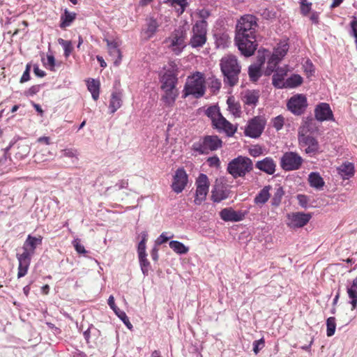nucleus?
Segmentation results:
<instances>
[{
    "label": "nucleus",
    "mask_w": 357,
    "mask_h": 357,
    "mask_svg": "<svg viewBox=\"0 0 357 357\" xmlns=\"http://www.w3.org/2000/svg\"><path fill=\"white\" fill-rule=\"evenodd\" d=\"M257 19L252 15L242 16L236 24L235 43L241 53L246 57L252 56L257 49Z\"/></svg>",
    "instance_id": "obj_1"
},
{
    "label": "nucleus",
    "mask_w": 357,
    "mask_h": 357,
    "mask_svg": "<svg viewBox=\"0 0 357 357\" xmlns=\"http://www.w3.org/2000/svg\"><path fill=\"white\" fill-rule=\"evenodd\" d=\"M220 66L225 82L230 86H235L238 82L241 69L236 56L232 54L225 55L221 59Z\"/></svg>",
    "instance_id": "obj_2"
},
{
    "label": "nucleus",
    "mask_w": 357,
    "mask_h": 357,
    "mask_svg": "<svg viewBox=\"0 0 357 357\" xmlns=\"http://www.w3.org/2000/svg\"><path fill=\"white\" fill-rule=\"evenodd\" d=\"M205 79L202 73L196 72L189 76L185 84L183 89V97L192 96L194 98H199L205 93Z\"/></svg>",
    "instance_id": "obj_3"
},
{
    "label": "nucleus",
    "mask_w": 357,
    "mask_h": 357,
    "mask_svg": "<svg viewBox=\"0 0 357 357\" xmlns=\"http://www.w3.org/2000/svg\"><path fill=\"white\" fill-rule=\"evenodd\" d=\"M253 169L252 161L248 157L239 155L230 161L227 172L234 177H243Z\"/></svg>",
    "instance_id": "obj_4"
},
{
    "label": "nucleus",
    "mask_w": 357,
    "mask_h": 357,
    "mask_svg": "<svg viewBox=\"0 0 357 357\" xmlns=\"http://www.w3.org/2000/svg\"><path fill=\"white\" fill-rule=\"evenodd\" d=\"M186 31L184 27L179 26L172 31L170 36L167 38L164 43L167 47L175 54H180L186 46L185 44Z\"/></svg>",
    "instance_id": "obj_5"
},
{
    "label": "nucleus",
    "mask_w": 357,
    "mask_h": 357,
    "mask_svg": "<svg viewBox=\"0 0 357 357\" xmlns=\"http://www.w3.org/2000/svg\"><path fill=\"white\" fill-rule=\"evenodd\" d=\"M222 140L216 135H206L193 143L192 150L199 154H208L222 146Z\"/></svg>",
    "instance_id": "obj_6"
},
{
    "label": "nucleus",
    "mask_w": 357,
    "mask_h": 357,
    "mask_svg": "<svg viewBox=\"0 0 357 357\" xmlns=\"http://www.w3.org/2000/svg\"><path fill=\"white\" fill-rule=\"evenodd\" d=\"M207 22L206 20L197 21L192 26V36L189 45L192 48L203 47L206 43Z\"/></svg>",
    "instance_id": "obj_7"
},
{
    "label": "nucleus",
    "mask_w": 357,
    "mask_h": 357,
    "mask_svg": "<svg viewBox=\"0 0 357 357\" xmlns=\"http://www.w3.org/2000/svg\"><path fill=\"white\" fill-rule=\"evenodd\" d=\"M266 125V119L264 116H255L248 121L245 127L244 134L250 138H258L264 132Z\"/></svg>",
    "instance_id": "obj_8"
},
{
    "label": "nucleus",
    "mask_w": 357,
    "mask_h": 357,
    "mask_svg": "<svg viewBox=\"0 0 357 357\" xmlns=\"http://www.w3.org/2000/svg\"><path fill=\"white\" fill-rule=\"evenodd\" d=\"M303 160L298 153L293 151L285 152L280 159V166L285 171H294L300 169Z\"/></svg>",
    "instance_id": "obj_9"
},
{
    "label": "nucleus",
    "mask_w": 357,
    "mask_h": 357,
    "mask_svg": "<svg viewBox=\"0 0 357 357\" xmlns=\"http://www.w3.org/2000/svg\"><path fill=\"white\" fill-rule=\"evenodd\" d=\"M196 192L194 202L200 205L206 199L209 188L208 176L204 174H200L196 180Z\"/></svg>",
    "instance_id": "obj_10"
},
{
    "label": "nucleus",
    "mask_w": 357,
    "mask_h": 357,
    "mask_svg": "<svg viewBox=\"0 0 357 357\" xmlns=\"http://www.w3.org/2000/svg\"><path fill=\"white\" fill-rule=\"evenodd\" d=\"M299 145L310 155H315L321 152L318 141L310 135H299Z\"/></svg>",
    "instance_id": "obj_11"
},
{
    "label": "nucleus",
    "mask_w": 357,
    "mask_h": 357,
    "mask_svg": "<svg viewBox=\"0 0 357 357\" xmlns=\"http://www.w3.org/2000/svg\"><path fill=\"white\" fill-rule=\"evenodd\" d=\"M287 106L288 109L294 114L301 115L307 107V98L303 94L294 95L288 100Z\"/></svg>",
    "instance_id": "obj_12"
},
{
    "label": "nucleus",
    "mask_w": 357,
    "mask_h": 357,
    "mask_svg": "<svg viewBox=\"0 0 357 357\" xmlns=\"http://www.w3.org/2000/svg\"><path fill=\"white\" fill-rule=\"evenodd\" d=\"M310 213L294 212L287 215V225L291 229L301 228L306 225L310 220Z\"/></svg>",
    "instance_id": "obj_13"
},
{
    "label": "nucleus",
    "mask_w": 357,
    "mask_h": 357,
    "mask_svg": "<svg viewBox=\"0 0 357 357\" xmlns=\"http://www.w3.org/2000/svg\"><path fill=\"white\" fill-rule=\"evenodd\" d=\"M288 50L289 45L286 40L280 42L268 59L267 68L271 71H273L278 63L286 55Z\"/></svg>",
    "instance_id": "obj_14"
},
{
    "label": "nucleus",
    "mask_w": 357,
    "mask_h": 357,
    "mask_svg": "<svg viewBox=\"0 0 357 357\" xmlns=\"http://www.w3.org/2000/svg\"><path fill=\"white\" fill-rule=\"evenodd\" d=\"M188 183V175L183 168H178L173 177L172 183V190L178 194L181 193L185 188Z\"/></svg>",
    "instance_id": "obj_15"
},
{
    "label": "nucleus",
    "mask_w": 357,
    "mask_h": 357,
    "mask_svg": "<svg viewBox=\"0 0 357 357\" xmlns=\"http://www.w3.org/2000/svg\"><path fill=\"white\" fill-rule=\"evenodd\" d=\"M212 126L220 132H225L228 136H232L236 131V128L229 122L222 114L217 118Z\"/></svg>",
    "instance_id": "obj_16"
},
{
    "label": "nucleus",
    "mask_w": 357,
    "mask_h": 357,
    "mask_svg": "<svg viewBox=\"0 0 357 357\" xmlns=\"http://www.w3.org/2000/svg\"><path fill=\"white\" fill-rule=\"evenodd\" d=\"M315 118L319 121H333V112L330 105L326 102L317 105L314 109Z\"/></svg>",
    "instance_id": "obj_17"
},
{
    "label": "nucleus",
    "mask_w": 357,
    "mask_h": 357,
    "mask_svg": "<svg viewBox=\"0 0 357 357\" xmlns=\"http://www.w3.org/2000/svg\"><path fill=\"white\" fill-rule=\"evenodd\" d=\"M32 256L28 253L17 254V259L19 262L17 278H20L27 274L31 264Z\"/></svg>",
    "instance_id": "obj_18"
},
{
    "label": "nucleus",
    "mask_w": 357,
    "mask_h": 357,
    "mask_svg": "<svg viewBox=\"0 0 357 357\" xmlns=\"http://www.w3.org/2000/svg\"><path fill=\"white\" fill-rule=\"evenodd\" d=\"M42 237H34L29 235L23 245V253H28L30 256H33L35 253V250L38 245L42 243Z\"/></svg>",
    "instance_id": "obj_19"
},
{
    "label": "nucleus",
    "mask_w": 357,
    "mask_h": 357,
    "mask_svg": "<svg viewBox=\"0 0 357 357\" xmlns=\"http://www.w3.org/2000/svg\"><path fill=\"white\" fill-rule=\"evenodd\" d=\"M259 91L256 90H246L242 93L243 102L252 108L257 106L259 99Z\"/></svg>",
    "instance_id": "obj_20"
},
{
    "label": "nucleus",
    "mask_w": 357,
    "mask_h": 357,
    "mask_svg": "<svg viewBox=\"0 0 357 357\" xmlns=\"http://www.w3.org/2000/svg\"><path fill=\"white\" fill-rule=\"evenodd\" d=\"M255 167L260 171L267 174L272 175L275 172L276 165L273 158L266 157L261 160L257 161L255 164Z\"/></svg>",
    "instance_id": "obj_21"
},
{
    "label": "nucleus",
    "mask_w": 357,
    "mask_h": 357,
    "mask_svg": "<svg viewBox=\"0 0 357 357\" xmlns=\"http://www.w3.org/2000/svg\"><path fill=\"white\" fill-rule=\"evenodd\" d=\"M220 218L225 221L238 222L243 219L244 215L241 211L232 208H224L220 213Z\"/></svg>",
    "instance_id": "obj_22"
},
{
    "label": "nucleus",
    "mask_w": 357,
    "mask_h": 357,
    "mask_svg": "<svg viewBox=\"0 0 357 357\" xmlns=\"http://www.w3.org/2000/svg\"><path fill=\"white\" fill-rule=\"evenodd\" d=\"M163 94L161 97V100L166 107H172L174 106L175 101L178 96V91L177 89H162Z\"/></svg>",
    "instance_id": "obj_23"
},
{
    "label": "nucleus",
    "mask_w": 357,
    "mask_h": 357,
    "mask_svg": "<svg viewBox=\"0 0 357 357\" xmlns=\"http://www.w3.org/2000/svg\"><path fill=\"white\" fill-rule=\"evenodd\" d=\"M109 56L114 59V64L118 66L121 61L122 54L116 41L106 40Z\"/></svg>",
    "instance_id": "obj_24"
},
{
    "label": "nucleus",
    "mask_w": 357,
    "mask_h": 357,
    "mask_svg": "<svg viewBox=\"0 0 357 357\" xmlns=\"http://www.w3.org/2000/svg\"><path fill=\"white\" fill-rule=\"evenodd\" d=\"M272 187L270 185H265L255 196L254 203L260 207L264 206L270 199V190Z\"/></svg>",
    "instance_id": "obj_25"
},
{
    "label": "nucleus",
    "mask_w": 357,
    "mask_h": 357,
    "mask_svg": "<svg viewBox=\"0 0 357 357\" xmlns=\"http://www.w3.org/2000/svg\"><path fill=\"white\" fill-rule=\"evenodd\" d=\"M122 105V93L119 90L114 91L111 94L109 109L114 114Z\"/></svg>",
    "instance_id": "obj_26"
},
{
    "label": "nucleus",
    "mask_w": 357,
    "mask_h": 357,
    "mask_svg": "<svg viewBox=\"0 0 357 357\" xmlns=\"http://www.w3.org/2000/svg\"><path fill=\"white\" fill-rule=\"evenodd\" d=\"M178 79L176 76L172 73H165L161 79V89H176Z\"/></svg>",
    "instance_id": "obj_27"
},
{
    "label": "nucleus",
    "mask_w": 357,
    "mask_h": 357,
    "mask_svg": "<svg viewBox=\"0 0 357 357\" xmlns=\"http://www.w3.org/2000/svg\"><path fill=\"white\" fill-rule=\"evenodd\" d=\"M159 27V23L153 17L146 19V28L144 31L147 38H150L154 36Z\"/></svg>",
    "instance_id": "obj_28"
},
{
    "label": "nucleus",
    "mask_w": 357,
    "mask_h": 357,
    "mask_svg": "<svg viewBox=\"0 0 357 357\" xmlns=\"http://www.w3.org/2000/svg\"><path fill=\"white\" fill-rule=\"evenodd\" d=\"M337 172L343 179H349L354 174V166L351 162H344L337 167Z\"/></svg>",
    "instance_id": "obj_29"
},
{
    "label": "nucleus",
    "mask_w": 357,
    "mask_h": 357,
    "mask_svg": "<svg viewBox=\"0 0 357 357\" xmlns=\"http://www.w3.org/2000/svg\"><path fill=\"white\" fill-rule=\"evenodd\" d=\"M347 294L352 310H355L357 307V277L353 280L351 285L347 287Z\"/></svg>",
    "instance_id": "obj_30"
},
{
    "label": "nucleus",
    "mask_w": 357,
    "mask_h": 357,
    "mask_svg": "<svg viewBox=\"0 0 357 357\" xmlns=\"http://www.w3.org/2000/svg\"><path fill=\"white\" fill-rule=\"evenodd\" d=\"M308 181L311 187L317 190L321 189L325 182L318 172H311L308 176Z\"/></svg>",
    "instance_id": "obj_31"
},
{
    "label": "nucleus",
    "mask_w": 357,
    "mask_h": 357,
    "mask_svg": "<svg viewBox=\"0 0 357 357\" xmlns=\"http://www.w3.org/2000/svg\"><path fill=\"white\" fill-rule=\"evenodd\" d=\"M228 197V192L223 186H215L212 190L211 199L214 202H220Z\"/></svg>",
    "instance_id": "obj_32"
},
{
    "label": "nucleus",
    "mask_w": 357,
    "mask_h": 357,
    "mask_svg": "<svg viewBox=\"0 0 357 357\" xmlns=\"http://www.w3.org/2000/svg\"><path fill=\"white\" fill-rule=\"evenodd\" d=\"M87 89L91 92L94 100H97L100 95V82L94 79H90L86 82Z\"/></svg>",
    "instance_id": "obj_33"
},
{
    "label": "nucleus",
    "mask_w": 357,
    "mask_h": 357,
    "mask_svg": "<svg viewBox=\"0 0 357 357\" xmlns=\"http://www.w3.org/2000/svg\"><path fill=\"white\" fill-rule=\"evenodd\" d=\"M164 2L175 8L178 15H181L188 6V0H165Z\"/></svg>",
    "instance_id": "obj_34"
},
{
    "label": "nucleus",
    "mask_w": 357,
    "mask_h": 357,
    "mask_svg": "<svg viewBox=\"0 0 357 357\" xmlns=\"http://www.w3.org/2000/svg\"><path fill=\"white\" fill-rule=\"evenodd\" d=\"M76 14L75 13L69 12L65 10L64 13L61 16V24L60 27L65 29L72 24L75 20Z\"/></svg>",
    "instance_id": "obj_35"
},
{
    "label": "nucleus",
    "mask_w": 357,
    "mask_h": 357,
    "mask_svg": "<svg viewBox=\"0 0 357 357\" xmlns=\"http://www.w3.org/2000/svg\"><path fill=\"white\" fill-rule=\"evenodd\" d=\"M227 103L228 105L229 112L234 116V117H240L241 114V109L239 103L235 102L234 99L231 97H229Z\"/></svg>",
    "instance_id": "obj_36"
},
{
    "label": "nucleus",
    "mask_w": 357,
    "mask_h": 357,
    "mask_svg": "<svg viewBox=\"0 0 357 357\" xmlns=\"http://www.w3.org/2000/svg\"><path fill=\"white\" fill-rule=\"evenodd\" d=\"M302 83L303 77L298 74H294L285 80V88H295Z\"/></svg>",
    "instance_id": "obj_37"
},
{
    "label": "nucleus",
    "mask_w": 357,
    "mask_h": 357,
    "mask_svg": "<svg viewBox=\"0 0 357 357\" xmlns=\"http://www.w3.org/2000/svg\"><path fill=\"white\" fill-rule=\"evenodd\" d=\"M170 248L178 255H183L188 252L189 248L178 241H172L169 243Z\"/></svg>",
    "instance_id": "obj_38"
},
{
    "label": "nucleus",
    "mask_w": 357,
    "mask_h": 357,
    "mask_svg": "<svg viewBox=\"0 0 357 357\" xmlns=\"http://www.w3.org/2000/svg\"><path fill=\"white\" fill-rule=\"evenodd\" d=\"M284 194V192L283 190V188L281 186H278L275 191L274 192V194L272 197L271 200V204L274 206H278L282 201V197Z\"/></svg>",
    "instance_id": "obj_39"
},
{
    "label": "nucleus",
    "mask_w": 357,
    "mask_h": 357,
    "mask_svg": "<svg viewBox=\"0 0 357 357\" xmlns=\"http://www.w3.org/2000/svg\"><path fill=\"white\" fill-rule=\"evenodd\" d=\"M249 77L251 81L257 82L261 77V68L257 65H252L248 70Z\"/></svg>",
    "instance_id": "obj_40"
},
{
    "label": "nucleus",
    "mask_w": 357,
    "mask_h": 357,
    "mask_svg": "<svg viewBox=\"0 0 357 357\" xmlns=\"http://www.w3.org/2000/svg\"><path fill=\"white\" fill-rule=\"evenodd\" d=\"M61 157H67L72 159V162L75 163L78 160V152L75 149H65L61 151Z\"/></svg>",
    "instance_id": "obj_41"
},
{
    "label": "nucleus",
    "mask_w": 357,
    "mask_h": 357,
    "mask_svg": "<svg viewBox=\"0 0 357 357\" xmlns=\"http://www.w3.org/2000/svg\"><path fill=\"white\" fill-rule=\"evenodd\" d=\"M273 85L278 89L285 88V80L284 74H280L278 72L273 75Z\"/></svg>",
    "instance_id": "obj_42"
},
{
    "label": "nucleus",
    "mask_w": 357,
    "mask_h": 357,
    "mask_svg": "<svg viewBox=\"0 0 357 357\" xmlns=\"http://www.w3.org/2000/svg\"><path fill=\"white\" fill-rule=\"evenodd\" d=\"M206 115L213 122L218 116L222 114L218 106L213 105L207 108L205 112Z\"/></svg>",
    "instance_id": "obj_43"
},
{
    "label": "nucleus",
    "mask_w": 357,
    "mask_h": 357,
    "mask_svg": "<svg viewBox=\"0 0 357 357\" xmlns=\"http://www.w3.org/2000/svg\"><path fill=\"white\" fill-rule=\"evenodd\" d=\"M326 335L328 337H331L334 335L336 328L335 318L331 317L326 320Z\"/></svg>",
    "instance_id": "obj_44"
},
{
    "label": "nucleus",
    "mask_w": 357,
    "mask_h": 357,
    "mask_svg": "<svg viewBox=\"0 0 357 357\" xmlns=\"http://www.w3.org/2000/svg\"><path fill=\"white\" fill-rule=\"evenodd\" d=\"M58 43L61 45L64 50L65 57H68L73 51L72 43L70 40H66L62 38H59Z\"/></svg>",
    "instance_id": "obj_45"
},
{
    "label": "nucleus",
    "mask_w": 357,
    "mask_h": 357,
    "mask_svg": "<svg viewBox=\"0 0 357 357\" xmlns=\"http://www.w3.org/2000/svg\"><path fill=\"white\" fill-rule=\"evenodd\" d=\"M139 264L141 267V270L144 275H148L150 263L146 259V256H140L139 257Z\"/></svg>",
    "instance_id": "obj_46"
},
{
    "label": "nucleus",
    "mask_w": 357,
    "mask_h": 357,
    "mask_svg": "<svg viewBox=\"0 0 357 357\" xmlns=\"http://www.w3.org/2000/svg\"><path fill=\"white\" fill-rule=\"evenodd\" d=\"M114 313L129 329L132 328V325L130 322L129 319L125 312L119 309Z\"/></svg>",
    "instance_id": "obj_47"
},
{
    "label": "nucleus",
    "mask_w": 357,
    "mask_h": 357,
    "mask_svg": "<svg viewBox=\"0 0 357 357\" xmlns=\"http://www.w3.org/2000/svg\"><path fill=\"white\" fill-rule=\"evenodd\" d=\"M284 123V118L282 115H279L272 119L273 127L278 131L283 128Z\"/></svg>",
    "instance_id": "obj_48"
},
{
    "label": "nucleus",
    "mask_w": 357,
    "mask_h": 357,
    "mask_svg": "<svg viewBox=\"0 0 357 357\" xmlns=\"http://www.w3.org/2000/svg\"><path fill=\"white\" fill-rule=\"evenodd\" d=\"M209 88L211 89L213 93H217L219 91L221 87V82L220 79L212 77L209 80Z\"/></svg>",
    "instance_id": "obj_49"
},
{
    "label": "nucleus",
    "mask_w": 357,
    "mask_h": 357,
    "mask_svg": "<svg viewBox=\"0 0 357 357\" xmlns=\"http://www.w3.org/2000/svg\"><path fill=\"white\" fill-rule=\"evenodd\" d=\"M75 250L79 254H85L86 253V250L84 248V246L81 243V241L79 238H75L72 242Z\"/></svg>",
    "instance_id": "obj_50"
},
{
    "label": "nucleus",
    "mask_w": 357,
    "mask_h": 357,
    "mask_svg": "<svg viewBox=\"0 0 357 357\" xmlns=\"http://www.w3.org/2000/svg\"><path fill=\"white\" fill-rule=\"evenodd\" d=\"M265 346V341L264 337L260 340H255L253 342V351L255 354H257L260 350H261Z\"/></svg>",
    "instance_id": "obj_51"
},
{
    "label": "nucleus",
    "mask_w": 357,
    "mask_h": 357,
    "mask_svg": "<svg viewBox=\"0 0 357 357\" xmlns=\"http://www.w3.org/2000/svg\"><path fill=\"white\" fill-rule=\"evenodd\" d=\"M262 153V148L259 145H255L249 149V154L254 158L259 157Z\"/></svg>",
    "instance_id": "obj_52"
},
{
    "label": "nucleus",
    "mask_w": 357,
    "mask_h": 357,
    "mask_svg": "<svg viewBox=\"0 0 357 357\" xmlns=\"http://www.w3.org/2000/svg\"><path fill=\"white\" fill-rule=\"evenodd\" d=\"M351 31L350 34L356 39L357 38V17H352V20L350 22Z\"/></svg>",
    "instance_id": "obj_53"
},
{
    "label": "nucleus",
    "mask_w": 357,
    "mask_h": 357,
    "mask_svg": "<svg viewBox=\"0 0 357 357\" xmlns=\"http://www.w3.org/2000/svg\"><path fill=\"white\" fill-rule=\"evenodd\" d=\"M301 1V12L304 15H307L310 9L312 3L310 2H308L307 0H300Z\"/></svg>",
    "instance_id": "obj_54"
},
{
    "label": "nucleus",
    "mask_w": 357,
    "mask_h": 357,
    "mask_svg": "<svg viewBox=\"0 0 357 357\" xmlns=\"http://www.w3.org/2000/svg\"><path fill=\"white\" fill-rule=\"evenodd\" d=\"M44 65L52 70L55 66L54 56L52 54H47V61H44Z\"/></svg>",
    "instance_id": "obj_55"
},
{
    "label": "nucleus",
    "mask_w": 357,
    "mask_h": 357,
    "mask_svg": "<svg viewBox=\"0 0 357 357\" xmlns=\"http://www.w3.org/2000/svg\"><path fill=\"white\" fill-rule=\"evenodd\" d=\"M207 162L210 167H218L220 165V159L218 156L210 157L207 159Z\"/></svg>",
    "instance_id": "obj_56"
},
{
    "label": "nucleus",
    "mask_w": 357,
    "mask_h": 357,
    "mask_svg": "<svg viewBox=\"0 0 357 357\" xmlns=\"http://www.w3.org/2000/svg\"><path fill=\"white\" fill-rule=\"evenodd\" d=\"M174 235L172 234L171 236H167L166 232L162 233L160 236L156 240L157 244H162L165 242H167L169 239L173 238Z\"/></svg>",
    "instance_id": "obj_57"
},
{
    "label": "nucleus",
    "mask_w": 357,
    "mask_h": 357,
    "mask_svg": "<svg viewBox=\"0 0 357 357\" xmlns=\"http://www.w3.org/2000/svg\"><path fill=\"white\" fill-rule=\"evenodd\" d=\"M29 72H30V65L27 64L26 66V69H25L24 72L23 73L22 76L21 77V79H20L21 83L26 82L30 79Z\"/></svg>",
    "instance_id": "obj_58"
},
{
    "label": "nucleus",
    "mask_w": 357,
    "mask_h": 357,
    "mask_svg": "<svg viewBox=\"0 0 357 357\" xmlns=\"http://www.w3.org/2000/svg\"><path fill=\"white\" fill-rule=\"evenodd\" d=\"M137 252L139 257L146 256V243L144 241H141L138 244Z\"/></svg>",
    "instance_id": "obj_59"
},
{
    "label": "nucleus",
    "mask_w": 357,
    "mask_h": 357,
    "mask_svg": "<svg viewBox=\"0 0 357 357\" xmlns=\"http://www.w3.org/2000/svg\"><path fill=\"white\" fill-rule=\"evenodd\" d=\"M40 86L39 85H34L30 87L28 91L25 92V95L26 96H32L35 94H36L40 91Z\"/></svg>",
    "instance_id": "obj_60"
},
{
    "label": "nucleus",
    "mask_w": 357,
    "mask_h": 357,
    "mask_svg": "<svg viewBox=\"0 0 357 357\" xmlns=\"http://www.w3.org/2000/svg\"><path fill=\"white\" fill-rule=\"evenodd\" d=\"M107 303L109 305V306L111 307V309L113 310V311L115 312L117 310H119V308L116 307V305H115V303H114V298L112 295H111L109 298H108V301H107Z\"/></svg>",
    "instance_id": "obj_61"
},
{
    "label": "nucleus",
    "mask_w": 357,
    "mask_h": 357,
    "mask_svg": "<svg viewBox=\"0 0 357 357\" xmlns=\"http://www.w3.org/2000/svg\"><path fill=\"white\" fill-rule=\"evenodd\" d=\"M33 73L38 77H43L45 75V71L40 69L37 65L33 66Z\"/></svg>",
    "instance_id": "obj_62"
},
{
    "label": "nucleus",
    "mask_w": 357,
    "mask_h": 357,
    "mask_svg": "<svg viewBox=\"0 0 357 357\" xmlns=\"http://www.w3.org/2000/svg\"><path fill=\"white\" fill-rule=\"evenodd\" d=\"M128 185V180H121L116 185L115 187H117L119 190L126 188Z\"/></svg>",
    "instance_id": "obj_63"
},
{
    "label": "nucleus",
    "mask_w": 357,
    "mask_h": 357,
    "mask_svg": "<svg viewBox=\"0 0 357 357\" xmlns=\"http://www.w3.org/2000/svg\"><path fill=\"white\" fill-rule=\"evenodd\" d=\"M199 16L202 19V20H205L206 18H207L210 13L206 9H202L199 11Z\"/></svg>",
    "instance_id": "obj_64"
}]
</instances>
